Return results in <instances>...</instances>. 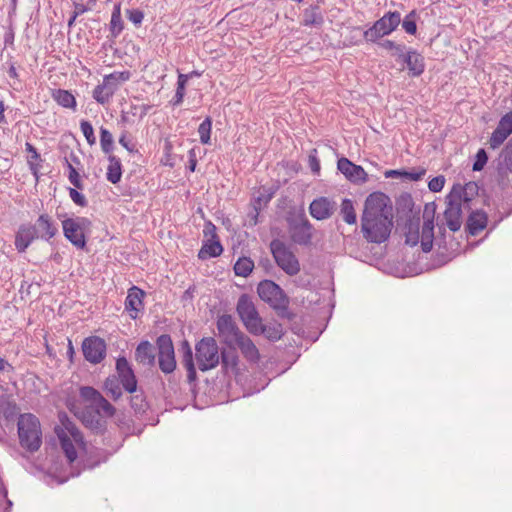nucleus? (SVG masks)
I'll return each instance as SVG.
<instances>
[{"mask_svg":"<svg viewBox=\"0 0 512 512\" xmlns=\"http://www.w3.org/2000/svg\"><path fill=\"white\" fill-rule=\"evenodd\" d=\"M392 211L391 201L384 193L374 192L366 198L361 230L368 242L380 244L389 238L393 227Z\"/></svg>","mask_w":512,"mask_h":512,"instance_id":"obj_1","label":"nucleus"},{"mask_svg":"<svg viewBox=\"0 0 512 512\" xmlns=\"http://www.w3.org/2000/svg\"><path fill=\"white\" fill-rule=\"evenodd\" d=\"M475 183H468L465 187L460 185L453 186L450 193L446 196V209L443 213V219L446 226L453 232L458 231L462 225V202H468L467 190H474Z\"/></svg>","mask_w":512,"mask_h":512,"instance_id":"obj_2","label":"nucleus"},{"mask_svg":"<svg viewBox=\"0 0 512 512\" xmlns=\"http://www.w3.org/2000/svg\"><path fill=\"white\" fill-rule=\"evenodd\" d=\"M18 436L21 447L34 453L39 450L42 444V431L38 418L26 413L18 418Z\"/></svg>","mask_w":512,"mask_h":512,"instance_id":"obj_3","label":"nucleus"},{"mask_svg":"<svg viewBox=\"0 0 512 512\" xmlns=\"http://www.w3.org/2000/svg\"><path fill=\"white\" fill-rule=\"evenodd\" d=\"M55 432L67 460L69 463L74 462L77 458L76 446L80 449H84L85 446L82 433L71 422L64 424V428L57 427Z\"/></svg>","mask_w":512,"mask_h":512,"instance_id":"obj_4","label":"nucleus"},{"mask_svg":"<svg viewBox=\"0 0 512 512\" xmlns=\"http://www.w3.org/2000/svg\"><path fill=\"white\" fill-rule=\"evenodd\" d=\"M130 79L129 71H114L105 75L101 84L97 85L92 93L95 101L101 105L110 102V99L119 89L120 85Z\"/></svg>","mask_w":512,"mask_h":512,"instance_id":"obj_5","label":"nucleus"},{"mask_svg":"<svg viewBox=\"0 0 512 512\" xmlns=\"http://www.w3.org/2000/svg\"><path fill=\"white\" fill-rule=\"evenodd\" d=\"M270 250L276 264L289 276L300 271V263L294 253L283 241L275 239L270 243Z\"/></svg>","mask_w":512,"mask_h":512,"instance_id":"obj_6","label":"nucleus"},{"mask_svg":"<svg viewBox=\"0 0 512 512\" xmlns=\"http://www.w3.org/2000/svg\"><path fill=\"white\" fill-rule=\"evenodd\" d=\"M196 361L201 371L215 368L220 361L219 349L214 338L201 339L195 346Z\"/></svg>","mask_w":512,"mask_h":512,"instance_id":"obj_7","label":"nucleus"},{"mask_svg":"<svg viewBox=\"0 0 512 512\" xmlns=\"http://www.w3.org/2000/svg\"><path fill=\"white\" fill-rule=\"evenodd\" d=\"M291 239L298 245H308L313 236V227L303 211L288 218Z\"/></svg>","mask_w":512,"mask_h":512,"instance_id":"obj_8","label":"nucleus"},{"mask_svg":"<svg viewBox=\"0 0 512 512\" xmlns=\"http://www.w3.org/2000/svg\"><path fill=\"white\" fill-rule=\"evenodd\" d=\"M400 22L401 16L399 12H388L364 32V38L366 41L375 42L379 38L393 32Z\"/></svg>","mask_w":512,"mask_h":512,"instance_id":"obj_9","label":"nucleus"},{"mask_svg":"<svg viewBox=\"0 0 512 512\" xmlns=\"http://www.w3.org/2000/svg\"><path fill=\"white\" fill-rule=\"evenodd\" d=\"M236 311L250 333L260 331V322L262 319L249 295L242 294L239 297Z\"/></svg>","mask_w":512,"mask_h":512,"instance_id":"obj_10","label":"nucleus"},{"mask_svg":"<svg viewBox=\"0 0 512 512\" xmlns=\"http://www.w3.org/2000/svg\"><path fill=\"white\" fill-rule=\"evenodd\" d=\"M89 225L90 221L85 217L63 219V234L76 248L83 249L86 246L84 231Z\"/></svg>","mask_w":512,"mask_h":512,"instance_id":"obj_11","label":"nucleus"},{"mask_svg":"<svg viewBox=\"0 0 512 512\" xmlns=\"http://www.w3.org/2000/svg\"><path fill=\"white\" fill-rule=\"evenodd\" d=\"M259 297L274 309L285 308L288 300L279 285L271 280H263L258 284Z\"/></svg>","mask_w":512,"mask_h":512,"instance_id":"obj_12","label":"nucleus"},{"mask_svg":"<svg viewBox=\"0 0 512 512\" xmlns=\"http://www.w3.org/2000/svg\"><path fill=\"white\" fill-rule=\"evenodd\" d=\"M159 368L165 374L172 373L176 368L174 346L169 335L163 334L156 341Z\"/></svg>","mask_w":512,"mask_h":512,"instance_id":"obj_13","label":"nucleus"},{"mask_svg":"<svg viewBox=\"0 0 512 512\" xmlns=\"http://www.w3.org/2000/svg\"><path fill=\"white\" fill-rule=\"evenodd\" d=\"M80 396L85 401L90 402L91 406L95 408L97 414H103L107 417H112L114 415L115 408L95 388L90 386L81 387Z\"/></svg>","mask_w":512,"mask_h":512,"instance_id":"obj_14","label":"nucleus"},{"mask_svg":"<svg viewBox=\"0 0 512 512\" xmlns=\"http://www.w3.org/2000/svg\"><path fill=\"white\" fill-rule=\"evenodd\" d=\"M82 351L85 359L93 364L100 363L106 355V343L97 336H91L84 339Z\"/></svg>","mask_w":512,"mask_h":512,"instance_id":"obj_15","label":"nucleus"},{"mask_svg":"<svg viewBox=\"0 0 512 512\" xmlns=\"http://www.w3.org/2000/svg\"><path fill=\"white\" fill-rule=\"evenodd\" d=\"M434 216H435V207L432 204L430 208L429 205H426L424 213H423V225L421 230V248L423 252H430L433 247L434 240Z\"/></svg>","mask_w":512,"mask_h":512,"instance_id":"obj_16","label":"nucleus"},{"mask_svg":"<svg viewBox=\"0 0 512 512\" xmlns=\"http://www.w3.org/2000/svg\"><path fill=\"white\" fill-rule=\"evenodd\" d=\"M116 372V377L120 381L123 389L128 393H135L137 391V379L133 369L125 357L117 359Z\"/></svg>","mask_w":512,"mask_h":512,"instance_id":"obj_17","label":"nucleus"},{"mask_svg":"<svg viewBox=\"0 0 512 512\" xmlns=\"http://www.w3.org/2000/svg\"><path fill=\"white\" fill-rule=\"evenodd\" d=\"M217 329L224 342L230 346L233 345L241 335H243V332L239 330L232 316L227 314L218 318Z\"/></svg>","mask_w":512,"mask_h":512,"instance_id":"obj_18","label":"nucleus"},{"mask_svg":"<svg viewBox=\"0 0 512 512\" xmlns=\"http://www.w3.org/2000/svg\"><path fill=\"white\" fill-rule=\"evenodd\" d=\"M337 168L348 180L352 182L363 183L367 180V173L365 170L345 157L338 160Z\"/></svg>","mask_w":512,"mask_h":512,"instance_id":"obj_19","label":"nucleus"},{"mask_svg":"<svg viewBox=\"0 0 512 512\" xmlns=\"http://www.w3.org/2000/svg\"><path fill=\"white\" fill-rule=\"evenodd\" d=\"M144 296V291L136 286H132L128 290V294L125 299V310L129 313L132 319H136L138 317L139 312L143 310Z\"/></svg>","mask_w":512,"mask_h":512,"instance_id":"obj_20","label":"nucleus"},{"mask_svg":"<svg viewBox=\"0 0 512 512\" xmlns=\"http://www.w3.org/2000/svg\"><path fill=\"white\" fill-rule=\"evenodd\" d=\"M334 210L335 202L330 201L326 197H319L314 199L309 206L311 216L317 220H325L330 218Z\"/></svg>","mask_w":512,"mask_h":512,"instance_id":"obj_21","label":"nucleus"},{"mask_svg":"<svg viewBox=\"0 0 512 512\" xmlns=\"http://www.w3.org/2000/svg\"><path fill=\"white\" fill-rule=\"evenodd\" d=\"M33 228L36 229L38 238L49 241L58 233V227L48 214H41Z\"/></svg>","mask_w":512,"mask_h":512,"instance_id":"obj_22","label":"nucleus"},{"mask_svg":"<svg viewBox=\"0 0 512 512\" xmlns=\"http://www.w3.org/2000/svg\"><path fill=\"white\" fill-rule=\"evenodd\" d=\"M36 238L38 234L32 225H21L15 236V247L19 252H24Z\"/></svg>","mask_w":512,"mask_h":512,"instance_id":"obj_23","label":"nucleus"},{"mask_svg":"<svg viewBox=\"0 0 512 512\" xmlns=\"http://www.w3.org/2000/svg\"><path fill=\"white\" fill-rule=\"evenodd\" d=\"M233 345H236L240 349L243 356L249 362H258L260 358L259 351L253 341L247 335L243 333V335H241Z\"/></svg>","mask_w":512,"mask_h":512,"instance_id":"obj_24","label":"nucleus"},{"mask_svg":"<svg viewBox=\"0 0 512 512\" xmlns=\"http://www.w3.org/2000/svg\"><path fill=\"white\" fill-rule=\"evenodd\" d=\"M403 61L407 64L409 73L413 77L420 76L425 70L424 57L415 50L407 51Z\"/></svg>","mask_w":512,"mask_h":512,"instance_id":"obj_25","label":"nucleus"},{"mask_svg":"<svg viewBox=\"0 0 512 512\" xmlns=\"http://www.w3.org/2000/svg\"><path fill=\"white\" fill-rule=\"evenodd\" d=\"M136 360L143 365L152 366L155 363V348L148 341H142L135 351Z\"/></svg>","mask_w":512,"mask_h":512,"instance_id":"obj_26","label":"nucleus"},{"mask_svg":"<svg viewBox=\"0 0 512 512\" xmlns=\"http://www.w3.org/2000/svg\"><path fill=\"white\" fill-rule=\"evenodd\" d=\"M222 252L223 247L217 238L207 239L198 252V258L201 260H207L209 258L220 256Z\"/></svg>","mask_w":512,"mask_h":512,"instance_id":"obj_27","label":"nucleus"},{"mask_svg":"<svg viewBox=\"0 0 512 512\" xmlns=\"http://www.w3.org/2000/svg\"><path fill=\"white\" fill-rule=\"evenodd\" d=\"M124 29V21L121 16V3L114 5L109 23L110 37L116 39Z\"/></svg>","mask_w":512,"mask_h":512,"instance_id":"obj_28","label":"nucleus"},{"mask_svg":"<svg viewBox=\"0 0 512 512\" xmlns=\"http://www.w3.org/2000/svg\"><path fill=\"white\" fill-rule=\"evenodd\" d=\"M487 225V215L484 212H472L467 221V228L471 235H478Z\"/></svg>","mask_w":512,"mask_h":512,"instance_id":"obj_29","label":"nucleus"},{"mask_svg":"<svg viewBox=\"0 0 512 512\" xmlns=\"http://www.w3.org/2000/svg\"><path fill=\"white\" fill-rule=\"evenodd\" d=\"M109 165L107 167L106 177L112 184H117L122 177V165L119 158L114 155L108 157Z\"/></svg>","mask_w":512,"mask_h":512,"instance_id":"obj_30","label":"nucleus"},{"mask_svg":"<svg viewBox=\"0 0 512 512\" xmlns=\"http://www.w3.org/2000/svg\"><path fill=\"white\" fill-rule=\"evenodd\" d=\"M260 331L251 332L254 335H265L266 338L272 341L279 340L282 336V326L278 323L264 325L260 322Z\"/></svg>","mask_w":512,"mask_h":512,"instance_id":"obj_31","label":"nucleus"},{"mask_svg":"<svg viewBox=\"0 0 512 512\" xmlns=\"http://www.w3.org/2000/svg\"><path fill=\"white\" fill-rule=\"evenodd\" d=\"M324 18L319 11V6H311L304 11L303 25L320 27Z\"/></svg>","mask_w":512,"mask_h":512,"instance_id":"obj_32","label":"nucleus"},{"mask_svg":"<svg viewBox=\"0 0 512 512\" xmlns=\"http://www.w3.org/2000/svg\"><path fill=\"white\" fill-rule=\"evenodd\" d=\"M183 348L185 349L183 355V364L187 370V378L189 382H193L196 379V369L193 362L192 350L187 341L183 343Z\"/></svg>","mask_w":512,"mask_h":512,"instance_id":"obj_33","label":"nucleus"},{"mask_svg":"<svg viewBox=\"0 0 512 512\" xmlns=\"http://www.w3.org/2000/svg\"><path fill=\"white\" fill-rule=\"evenodd\" d=\"M254 268V262L249 257H240L234 264V272L237 276L248 277Z\"/></svg>","mask_w":512,"mask_h":512,"instance_id":"obj_34","label":"nucleus"},{"mask_svg":"<svg viewBox=\"0 0 512 512\" xmlns=\"http://www.w3.org/2000/svg\"><path fill=\"white\" fill-rule=\"evenodd\" d=\"M54 100L65 108H74L76 100L72 93L67 90L58 89L53 93Z\"/></svg>","mask_w":512,"mask_h":512,"instance_id":"obj_35","label":"nucleus"},{"mask_svg":"<svg viewBox=\"0 0 512 512\" xmlns=\"http://www.w3.org/2000/svg\"><path fill=\"white\" fill-rule=\"evenodd\" d=\"M120 381L116 376H109L104 382V389L108 395L114 400H118L122 396V389Z\"/></svg>","mask_w":512,"mask_h":512,"instance_id":"obj_36","label":"nucleus"},{"mask_svg":"<svg viewBox=\"0 0 512 512\" xmlns=\"http://www.w3.org/2000/svg\"><path fill=\"white\" fill-rule=\"evenodd\" d=\"M341 214L343 220L347 224H355L356 223V213L354 210L353 202L350 199H344L341 204Z\"/></svg>","mask_w":512,"mask_h":512,"instance_id":"obj_37","label":"nucleus"},{"mask_svg":"<svg viewBox=\"0 0 512 512\" xmlns=\"http://www.w3.org/2000/svg\"><path fill=\"white\" fill-rule=\"evenodd\" d=\"M188 81V76L185 74H179L178 80H177V88L175 95L172 99V104L174 106H178L183 102L184 96H185V87Z\"/></svg>","mask_w":512,"mask_h":512,"instance_id":"obj_38","label":"nucleus"},{"mask_svg":"<svg viewBox=\"0 0 512 512\" xmlns=\"http://www.w3.org/2000/svg\"><path fill=\"white\" fill-rule=\"evenodd\" d=\"M25 150L29 153L28 164L34 175H37L38 167L37 162L41 161L40 154L37 149L30 143L25 144Z\"/></svg>","mask_w":512,"mask_h":512,"instance_id":"obj_39","label":"nucleus"},{"mask_svg":"<svg viewBox=\"0 0 512 512\" xmlns=\"http://www.w3.org/2000/svg\"><path fill=\"white\" fill-rule=\"evenodd\" d=\"M211 129H212V120L210 117H207V118H205V120H203V122L198 127L200 142L202 144L210 143Z\"/></svg>","mask_w":512,"mask_h":512,"instance_id":"obj_40","label":"nucleus"},{"mask_svg":"<svg viewBox=\"0 0 512 512\" xmlns=\"http://www.w3.org/2000/svg\"><path fill=\"white\" fill-rule=\"evenodd\" d=\"M100 144L104 153H110L113 149L114 139L112 134L104 127L100 129Z\"/></svg>","mask_w":512,"mask_h":512,"instance_id":"obj_41","label":"nucleus"},{"mask_svg":"<svg viewBox=\"0 0 512 512\" xmlns=\"http://www.w3.org/2000/svg\"><path fill=\"white\" fill-rule=\"evenodd\" d=\"M402 27L406 33L410 35H414L417 31L416 25V13L415 11H411L402 21Z\"/></svg>","mask_w":512,"mask_h":512,"instance_id":"obj_42","label":"nucleus"},{"mask_svg":"<svg viewBox=\"0 0 512 512\" xmlns=\"http://www.w3.org/2000/svg\"><path fill=\"white\" fill-rule=\"evenodd\" d=\"M80 129L83 133L87 143L92 146L96 143V137L94 135V129L91 123L87 120H82L80 122Z\"/></svg>","mask_w":512,"mask_h":512,"instance_id":"obj_43","label":"nucleus"},{"mask_svg":"<svg viewBox=\"0 0 512 512\" xmlns=\"http://www.w3.org/2000/svg\"><path fill=\"white\" fill-rule=\"evenodd\" d=\"M507 136L498 126L496 129L492 132V135L489 139V145L490 148L496 149L500 147L504 141L508 138Z\"/></svg>","mask_w":512,"mask_h":512,"instance_id":"obj_44","label":"nucleus"},{"mask_svg":"<svg viewBox=\"0 0 512 512\" xmlns=\"http://www.w3.org/2000/svg\"><path fill=\"white\" fill-rule=\"evenodd\" d=\"M507 136L512 134V111L506 113L497 125Z\"/></svg>","mask_w":512,"mask_h":512,"instance_id":"obj_45","label":"nucleus"},{"mask_svg":"<svg viewBox=\"0 0 512 512\" xmlns=\"http://www.w3.org/2000/svg\"><path fill=\"white\" fill-rule=\"evenodd\" d=\"M272 197L273 192L263 188L261 191H259V195L253 199L252 203L262 208V206H266L269 203Z\"/></svg>","mask_w":512,"mask_h":512,"instance_id":"obj_46","label":"nucleus"},{"mask_svg":"<svg viewBox=\"0 0 512 512\" xmlns=\"http://www.w3.org/2000/svg\"><path fill=\"white\" fill-rule=\"evenodd\" d=\"M66 162H67V168L69 170L68 178H69L70 183L77 189H82L83 184L80 179L79 173L77 172L76 168L71 163H69L68 161H66Z\"/></svg>","mask_w":512,"mask_h":512,"instance_id":"obj_47","label":"nucleus"},{"mask_svg":"<svg viewBox=\"0 0 512 512\" xmlns=\"http://www.w3.org/2000/svg\"><path fill=\"white\" fill-rule=\"evenodd\" d=\"M131 407L136 413H142L147 408V402L142 394H136L131 397Z\"/></svg>","mask_w":512,"mask_h":512,"instance_id":"obj_48","label":"nucleus"},{"mask_svg":"<svg viewBox=\"0 0 512 512\" xmlns=\"http://www.w3.org/2000/svg\"><path fill=\"white\" fill-rule=\"evenodd\" d=\"M501 164L510 172H512V146L507 145L502 150L501 155Z\"/></svg>","mask_w":512,"mask_h":512,"instance_id":"obj_49","label":"nucleus"},{"mask_svg":"<svg viewBox=\"0 0 512 512\" xmlns=\"http://www.w3.org/2000/svg\"><path fill=\"white\" fill-rule=\"evenodd\" d=\"M126 16L136 26L141 25L144 19V13L140 9H127Z\"/></svg>","mask_w":512,"mask_h":512,"instance_id":"obj_50","label":"nucleus"},{"mask_svg":"<svg viewBox=\"0 0 512 512\" xmlns=\"http://www.w3.org/2000/svg\"><path fill=\"white\" fill-rule=\"evenodd\" d=\"M69 196L71 200L80 207H85L88 204L86 197L75 188H69Z\"/></svg>","mask_w":512,"mask_h":512,"instance_id":"obj_51","label":"nucleus"},{"mask_svg":"<svg viewBox=\"0 0 512 512\" xmlns=\"http://www.w3.org/2000/svg\"><path fill=\"white\" fill-rule=\"evenodd\" d=\"M488 156L484 149H480L476 154V160L473 164L474 171H481L487 163Z\"/></svg>","mask_w":512,"mask_h":512,"instance_id":"obj_52","label":"nucleus"},{"mask_svg":"<svg viewBox=\"0 0 512 512\" xmlns=\"http://www.w3.org/2000/svg\"><path fill=\"white\" fill-rule=\"evenodd\" d=\"M119 144L124 147L128 152L132 153L135 152V144L132 142V140L129 137V134L127 131H123L119 137Z\"/></svg>","mask_w":512,"mask_h":512,"instance_id":"obj_53","label":"nucleus"},{"mask_svg":"<svg viewBox=\"0 0 512 512\" xmlns=\"http://www.w3.org/2000/svg\"><path fill=\"white\" fill-rule=\"evenodd\" d=\"M445 184V177L440 175L432 178L428 183V188L432 192H440Z\"/></svg>","mask_w":512,"mask_h":512,"instance_id":"obj_54","label":"nucleus"},{"mask_svg":"<svg viewBox=\"0 0 512 512\" xmlns=\"http://www.w3.org/2000/svg\"><path fill=\"white\" fill-rule=\"evenodd\" d=\"M261 208L256 204L252 203V210L248 213V221L251 226H255L258 223V216Z\"/></svg>","mask_w":512,"mask_h":512,"instance_id":"obj_55","label":"nucleus"},{"mask_svg":"<svg viewBox=\"0 0 512 512\" xmlns=\"http://www.w3.org/2000/svg\"><path fill=\"white\" fill-rule=\"evenodd\" d=\"M203 232L206 237H209L208 239H212V238L216 239L217 238L216 227L211 222H208L205 224Z\"/></svg>","mask_w":512,"mask_h":512,"instance_id":"obj_56","label":"nucleus"},{"mask_svg":"<svg viewBox=\"0 0 512 512\" xmlns=\"http://www.w3.org/2000/svg\"><path fill=\"white\" fill-rule=\"evenodd\" d=\"M424 174H425V170H421L418 172L403 171V176L411 181H418V180L422 179Z\"/></svg>","mask_w":512,"mask_h":512,"instance_id":"obj_57","label":"nucleus"},{"mask_svg":"<svg viewBox=\"0 0 512 512\" xmlns=\"http://www.w3.org/2000/svg\"><path fill=\"white\" fill-rule=\"evenodd\" d=\"M220 357L224 367H234L236 365V358L234 356L229 357L225 352H222Z\"/></svg>","mask_w":512,"mask_h":512,"instance_id":"obj_58","label":"nucleus"},{"mask_svg":"<svg viewBox=\"0 0 512 512\" xmlns=\"http://www.w3.org/2000/svg\"><path fill=\"white\" fill-rule=\"evenodd\" d=\"M15 33L12 27H9V29L4 34V44L5 46H12L14 43Z\"/></svg>","mask_w":512,"mask_h":512,"instance_id":"obj_59","label":"nucleus"},{"mask_svg":"<svg viewBox=\"0 0 512 512\" xmlns=\"http://www.w3.org/2000/svg\"><path fill=\"white\" fill-rule=\"evenodd\" d=\"M379 45L382 48L387 49V50H391V51L399 50L400 51V44H396L395 42H393L391 40H383L382 42L379 43Z\"/></svg>","mask_w":512,"mask_h":512,"instance_id":"obj_60","label":"nucleus"},{"mask_svg":"<svg viewBox=\"0 0 512 512\" xmlns=\"http://www.w3.org/2000/svg\"><path fill=\"white\" fill-rule=\"evenodd\" d=\"M309 165H310V168H311L312 172H314V173H318L319 172V170H320V163H319V160L315 156H310L309 157Z\"/></svg>","mask_w":512,"mask_h":512,"instance_id":"obj_61","label":"nucleus"},{"mask_svg":"<svg viewBox=\"0 0 512 512\" xmlns=\"http://www.w3.org/2000/svg\"><path fill=\"white\" fill-rule=\"evenodd\" d=\"M418 240H419V234L418 232L412 234V233H409L406 237V243L407 244H410L412 246L416 245L418 243Z\"/></svg>","mask_w":512,"mask_h":512,"instance_id":"obj_62","label":"nucleus"},{"mask_svg":"<svg viewBox=\"0 0 512 512\" xmlns=\"http://www.w3.org/2000/svg\"><path fill=\"white\" fill-rule=\"evenodd\" d=\"M10 370H12L11 364H9V362L6 359L0 357V371L4 372Z\"/></svg>","mask_w":512,"mask_h":512,"instance_id":"obj_63","label":"nucleus"},{"mask_svg":"<svg viewBox=\"0 0 512 512\" xmlns=\"http://www.w3.org/2000/svg\"><path fill=\"white\" fill-rule=\"evenodd\" d=\"M7 73L10 78L18 80L19 75L16 67L13 64L10 65Z\"/></svg>","mask_w":512,"mask_h":512,"instance_id":"obj_64","label":"nucleus"}]
</instances>
